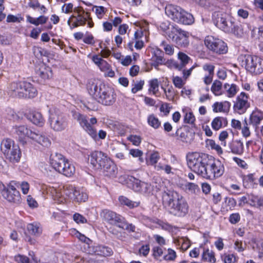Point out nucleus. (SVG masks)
<instances>
[{"label":"nucleus","instance_id":"f257e3e1","mask_svg":"<svg viewBox=\"0 0 263 263\" xmlns=\"http://www.w3.org/2000/svg\"><path fill=\"white\" fill-rule=\"evenodd\" d=\"M162 204L168 213L177 217L185 216L189 211L185 199L177 192L167 190L162 194Z\"/></svg>","mask_w":263,"mask_h":263},{"label":"nucleus","instance_id":"f03ea898","mask_svg":"<svg viewBox=\"0 0 263 263\" xmlns=\"http://www.w3.org/2000/svg\"><path fill=\"white\" fill-rule=\"evenodd\" d=\"M87 89L89 95L103 105L111 106L116 101L117 96L114 89L98 80H90Z\"/></svg>","mask_w":263,"mask_h":263},{"label":"nucleus","instance_id":"7ed1b4c3","mask_svg":"<svg viewBox=\"0 0 263 263\" xmlns=\"http://www.w3.org/2000/svg\"><path fill=\"white\" fill-rule=\"evenodd\" d=\"M14 129L20 141L23 143H26L25 138L27 137L44 147H48L51 144L49 138L39 131L28 128L24 125L16 126Z\"/></svg>","mask_w":263,"mask_h":263},{"label":"nucleus","instance_id":"20e7f679","mask_svg":"<svg viewBox=\"0 0 263 263\" xmlns=\"http://www.w3.org/2000/svg\"><path fill=\"white\" fill-rule=\"evenodd\" d=\"M211 157L204 153H189L186 155L187 165L194 172L203 178Z\"/></svg>","mask_w":263,"mask_h":263},{"label":"nucleus","instance_id":"39448f33","mask_svg":"<svg viewBox=\"0 0 263 263\" xmlns=\"http://www.w3.org/2000/svg\"><path fill=\"white\" fill-rule=\"evenodd\" d=\"M9 92L14 97L34 98L37 94V91L33 85L26 81L14 82L9 87Z\"/></svg>","mask_w":263,"mask_h":263},{"label":"nucleus","instance_id":"423d86ee","mask_svg":"<svg viewBox=\"0 0 263 263\" xmlns=\"http://www.w3.org/2000/svg\"><path fill=\"white\" fill-rule=\"evenodd\" d=\"M72 117L79 124L82 128L92 139L97 137V131L95 125L97 123V119L95 117L88 119L86 115L79 112L72 111Z\"/></svg>","mask_w":263,"mask_h":263},{"label":"nucleus","instance_id":"0eeeda50","mask_svg":"<svg viewBox=\"0 0 263 263\" xmlns=\"http://www.w3.org/2000/svg\"><path fill=\"white\" fill-rule=\"evenodd\" d=\"M51 164L55 170L64 175L70 177L75 173V167L63 155L56 154L51 159Z\"/></svg>","mask_w":263,"mask_h":263},{"label":"nucleus","instance_id":"6e6552de","mask_svg":"<svg viewBox=\"0 0 263 263\" xmlns=\"http://www.w3.org/2000/svg\"><path fill=\"white\" fill-rule=\"evenodd\" d=\"M48 123L50 127L55 132L65 130L68 125V121L65 115L57 109H50Z\"/></svg>","mask_w":263,"mask_h":263},{"label":"nucleus","instance_id":"1a4fd4ad","mask_svg":"<svg viewBox=\"0 0 263 263\" xmlns=\"http://www.w3.org/2000/svg\"><path fill=\"white\" fill-rule=\"evenodd\" d=\"M167 35L178 47L185 48L190 44L189 32L182 30L177 26H173L168 32Z\"/></svg>","mask_w":263,"mask_h":263},{"label":"nucleus","instance_id":"9d476101","mask_svg":"<svg viewBox=\"0 0 263 263\" xmlns=\"http://www.w3.org/2000/svg\"><path fill=\"white\" fill-rule=\"evenodd\" d=\"M234 20L229 14L221 11L214 12L212 15L214 24L225 32L232 31V22Z\"/></svg>","mask_w":263,"mask_h":263},{"label":"nucleus","instance_id":"9b49d317","mask_svg":"<svg viewBox=\"0 0 263 263\" xmlns=\"http://www.w3.org/2000/svg\"><path fill=\"white\" fill-rule=\"evenodd\" d=\"M204 178L209 180H214L221 177L224 172L223 164L219 160L215 159L211 157Z\"/></svg>","mask_w":263,"mask_h":263},{"label":"nucleus","instance_id":"f8f14e48","mask_svg":"<svg viewBox=\"0 0 263 263\" xmlns=\"http://www.w3.org/2000/svg\"><path fill=\"white\" fill-rule=\"evenodd\" d=\"M245 67L247 70L254 74H259L263 72V59L252 55L245 56Z\"/></svg>","mask_w":263,"mask_h":263},{"label":"nucleus","instance_id":"ddd939ff","mask_svg":"<svg viewBox=\"0 0 263 263\" xmlns=\"http://www.w3.org/2000/svg\"><path fill=\"white\" fill-rule=\"evenodd\" d=\"M204 44L209 50L216 53L224 54L228 50L227 44L222 40L213 36H206Z\"/></svg>","mask_w":263,"mask_h":263},{"label":"nucleus","instance_id":"4468645a","mask_svg":"<svg viewBox=\"0 0 263 263\" xmlns=\"http://www.w3.org/2000/svg\"><path fill=\"white\" fill-rule=\"evenodd\" d=\"M16 183L15 181H11L6 187L2 184L3 189L1 194L4 198L10 202L18 203L21 202V197L20 192L16 189Z\"/></svg>","mask_w":263,"mask_h":263},{"label":"nucleus","instance_id":"2eb2a0df","mask_svg":"<svg viewBox=\"0 0 263 263\" xmlns=\"http://www.w3.org/2000/svg\"><path fill=\"white\" fill-rule=\"evenodd\" d=\"M110 159L101 151L92 152L89 156L90 164L97 169H102Z\"/></svg>","mask_w":263,"mask_h":263},{"label":"nucleus","instance_id":"dca6fc26","mask_svg":"<svg viewBox=\"0 0 263 263\" xmlns=\"http://www.w3.org/2000/svg\"><path fill=\"white\" fill-rule=\"evenodd\" d=\"M65 194L70 198H73L77 202H85L88 199V194L83 188H78L72 185L66 186Z\"/></svg>","mask_w":263,"mask_h":263},{"label":"nucleus","instance_id":"f3484780","mask_svg":"<svg viewBox=\"0 0 263 263\" xmlns=\"http://www.w3.org/2000/svg\"><path fill=\"white\" fill-rule=\"evenodd\" d=\"M100 215L103 221L111 226H116L119 228L120 224L123 222L124 217L108 209L102 210Z\"/></svg>","mask_w":263,"mask_h":263},{"label":"nucleus","instance_id":"a211bd4d","mask_svg":"<svg viewBox=\"0 0 263 263\" xmlns=\"http://www.w3.org/2000/svg\"><path fill=\"white\" fill-rule=\"evenodd\" d=\"M133 180V189L138 192L145 194H154L155 192L160 190L159 187L156 186L155 189L154 188V185L152 187L151 185L148 183L142 182L134 177H131Z\"/></svg>","mask_w":263,"mask_h":263},{"label":"nucleus","instance_id":"6ab92c4d","mask_svg":"<svg viewBox=\"0 0 263 263\" xmlns=\"http://www.w3.org/2000/svg\"><path fill=\"white\" fill-rule=\"evenodd\" d=\"M249 107L250 103L248 101V96L243 92H241L234 102L233 106L234 111L241 115L244 114Z\"/></svg>","mask_w":263,"mask_h":263},{"label":"nucleus","instance_id":"aec40b11","mask_svg":"<svg viewBox=\"0 0 263 263\" xmlns=\"http://www.w3.org/2000/svg\"><path fill=\"white\" fill-rule=\"evenodd\" d=\"M73 12L76 14V20L79 23V24L84 25L87 22L88 26L91 28L93 26L91 18L90 17V13L87 11H85L81 7L75 8Z\"/></svg>","mask_w":263,"mask_h":263},{"label":"nucleus","instance_id":"412c9836","mask_svg":"<svg viewBox=\"0 0 263 263\" xmlns=\"http://www.w3.org/2000/svg\"><path fill=\"white\" fill-rule=\"evenodd\" d=\"M42 189L43 192L51 195L53 200L57 203H62L65 202V199L63 196L61 192L56 187L47 184H43Z\"/></svg>","mask_w":263,"mask_h":263},{"label":"nucleus","instance_id":"4be33fe9","mask_svg":"<svg viewBox=\"0 0 263 263\" xmlns=\"http://www.w3.org/2000/svg\"><path fill=\"white\" fill-rule=\"evenodd\" d=\"M182 9L180 6L172 4L167 5L165 8L166 15L174 22L177 23L181 14Z\"/></svg>","mask_w":263,"mask_h":263},{"label":"nucleus","instance_id":"5701e85b","mask_svg":"<svg viewBox=\"0 0 263 263\" xmlns=\"http://www.w3.org/2000/svg\"><path fill=\"white\" fill-rule=\"evenodd\" d=\"M202 69L206 72L203 78V81L205 85H209L212 83L213 79L215 66L210 63H205L203 65Z\"/></svg>","mask_w":263,"mask_h":263},{"label":"nucleus","instance_id":"b1692460","mask_svg":"<svg viewBox=\"0 0 263 263\" xmlns=\"http://www.w3.org/2000/svg\"><path fill=\"white\" fill-rule=\"evenodd\" d=\"M4 155L11 162H18L21 156V152L18 145L15 144Z\"/></svg>","mask_w":263,"mask_h":263},{"label":"nucleus","instance_id":"393cba45","mask_svg":"<svg viewBox=\"0 0 263 263\" xmlns=\"http://www.w3.org/2000/svg\"><path fill=\"white\" fill-rule=\"evenodd\" d=\"M178 139L185 143H190L193 139V134L187 128H178L175 133Z\"/></svg>","mask_w":263,"mask_h":263},{"label":"nucleus","instance_id":"a878e982","mask_svg":"<svg viewBox=\"0 0 263 263\" xmlns=\"http://www.w3.org/2000/svg\"><path fill=\"white\" fill-rule=\"evenodd\" d=\"M104 175L110 178H115L118 174V168L113 161L110 159L102 167Z\"/></svg>","mask_w":263,"mask_h":263},{"label":"nucleus","instance_id":"bb28decb","mask_svg":"<svg viewBox=\"0 0 263 263\" xmlns=\"http://www.w3.org/2000/svg\"><path fill=\"white\" fill-rule=\"evenodd\" d=\"M262 120L263 111L258 109H255L250 115L249 123L250 125H252L256 128Z\"/></svg>","mask_w":263,"mask_h":263},{"label":"nucleus","instance_id":"cd10ccee","mask_svg":"<svg viewBox=\"0 0 263 263\" xmlns=\"http://www.w3.org/2000/svg\"><path fill=\"white\" fill-rule=\"evenodd\" d=\"M28 119L34 124L42 127L45 123V120L41 112L33 111L28 115Z\"/></svg>","mask_w":263,"mask_h":263},{"label":"nucleus","instance_id":"c85d7f7f","mask_svg":"<svg viewBox=\"0 0 263 263\" xmlns=\"http://www.w3.org/2000/svg\"><path fill=\"white\" fill-rule=\"evenodd\" d=\"M36 74L44 80L49 79L52 76L50 67L47 66L44 64L40 65L39 69L36 70Z\"/></svg>","mask_w":263,"mask_h":263},{"label":"nucleus","instance_id":"c756f323","mask_svg":"<svg viewBox=\"0 0 263 263\" xmlns=\"http://www.w3.org/2000/svg\"><path fill=\"white\" fill-rule=\"evenodd\" d=\"M231 103L228 101L216 102L212 105L213 111L214 112L227 113L229 111Z\"/></svg>","mask_w":263,"mask_h":263},{"label":"nucleus","instance_id":"7c9ffc66","mask_svg":"<svg viewBox=\"0 0 263 263\" xmlns=\"http://www.w3.org/2000/svg\"><path fill=\"white\" fill-rule=\"evenodd\" d=\"M29 255L31 257V260L27 256L21 254H17L15 256L14 260L17 263H38L37 259L33 251H30Z\"/></svg>","mask_w":263,"mask_h":263},{"label":"nucleus","instance_id":"2f4dec72","mask_svg":"<svg viewBox=\"0 0 263 263\" xmlns=\"http://www.w3.org/2000/svg\"><path fill=\"white\" fill-rule=\"evenodd\" d=\"M194 22V17L193 15L191 13L182 9L181 14L180 15V18L177 23L183 25H190L193 24Z\"/></svg>","mask_w":263,"mask_h":263},{"label":"nucleus","instance_id":"473e14b6","mask_svg":"<svg viewBox=\"0 0 263 263\" xmlns=\"http://www.w3.org/2000/svg\"><path fill=\"white\" fill-rule=\"evenodd\" d=\"M164 53L160 49L157 48L154 52L152 57V60L154 62L153 64L154 66H157L165 62V60L163 58Z\"/></svg>","mask_w":263,"mask_h":263},{"label":"nucleus","instance_id":"72a5a7b5","mask_svg":"<svg viewBox=\"0 0 263 263\" xmlns=\"http://www.w3.org/2000/svg\"><path fill=\"white\" fill-rule=\"evenodd\" d=\"M178 57L180 61V63H175L174 66L176 69L180 70L185 66L191 59L187 55L181 52L178 53Z\"/></svg>","mask_w":263,"mask_h":263},{"label":"nucleus","instance_id":"f704fd0d","mask_svg":"<svg viewBox=\"0 0 263 263\" xmlns=\"http://www.w3.org/2000/svg\"><path fill=\"white\" fill-rule=\"evenodd\" d=\"M48 20V17L44 15H40L37 18L33 17L29 15H26L27 22L36 26L45 24Z\"/></svg>","mask_w":263,"mask_h":263},{"label":"nucleus","instance_id":"c9c22d12","mask_svg":"<svg viewBox=\"0 0 263 263\" xmlns=\"http://www.w3.org/2000/svg\"><path fill=\"white\" fill-rule=\"evenodd\" d=\"M228 122L226 118L217 117L213 120L211 125L213 129L215 130H218L221 128L223 125L226 126Z\"/></svg>","mask_w":263,"mask_h":263},{"label":"nucleus","instance_id":"e433bc0d","mask_svg":"<svg viewBox=\"0 0 263 263\" xmlns=\"http://www.w3.org/2000/svg\"><path fill=\"white\" fill-rule=\"evenodd\" d=\"M231 152L237 155H241L243 153V144L240 140H235L230 145Z\"/></svg>","mask_w":263,"mask_h":263},{"label":"nucleus","instance_id":"4c0bfd02","mask_svg":"<svg viewBox=\"0 0 263 263\" xmlns=\"http://www.w3.org/2000/svg\"><path fill=\"white\" fill-rule=\"evenodd\" d=\"M27 229L30 234L35 236H40L42 233V228L41 225L37 223L28 224Z\"/></svg>","mask_w":263,"mask_h":263},{"label":"nucleus","instance_id":"58836bf2","mask_svg":"<svg viewBox=\"0 0 263 263\" xmlns=\"http://www.w3.org/2000/svg\"><path fill=\"white\" fill-rule=\"evenodd\" d=\"M118 200L121 205L127 206L130 209L138 207L140 205V201H132L124 196H119Z\"/></svg>","mask_w":263,"mask_h":263},{"label":"nucleus","instance_id":"ea45409f","mask_svg":"<svg viewBox=\"0 0 263 263\" xmlns=\"http://www.w3.org/2000/svg\"><path fill=\"white\" fill-rule=\"evenodd\" d=\"M202 259L203 260L210 263H215L216 262L214 252L209 249L204 250L202 254Z\"/></svg>","mask_w":263,"mask_h":263},{"label":"nucleus","instance_id":"a19ab883","mask_svg":"<svg viewBox=\"0 0 263 263\" xmlns=\"http://www.w3.org/2000/svg\"><path fill=\"white\" fill-rule=\"evenodd\" d=\"M96 251L97 252L98 255L105 257L110 256L114 253V251L111 248L105 246H99L97 247Z\"/></svg>","mask_w":263,"mask_h":263},{"label":"nucleus","instance_id":"79ce46f5","mask_svg":"<svg viewBox=\"0 0 263 263\" xmlns=\"http://www.w3.org/2000/svg\"><path fill=\"white\" fill-rule=\"evenodd\" d=\"M15 144L14 141L9 138L3 139L1 143V150L4 155Z\"/></svg>","mask_w":263,"mask_h":263},{"label":"nucleus","instance_id":"37998d69","mask_svg":"<svg viewBox=\"0 0 263 263\" xmlns=\"http://www.w3.org/2000/svg\"><path fill=\"white\" fill-rule=\"evenodd\" d=\"M147 121L148 124L155 129L161 126V121L154 114L148 115Z\"/></svg>","mask_w":263,"mask_h":263},{"label":"nucleus","instance_id":"c03bdc74","mask_svg":"<svg viewBox=\"0 0 263 263\" xmlns=\"http://www.w3.org/2000/svg\"><path fill=\"white\" fill-rule=\"evenodd\" d=\"M224 88L227 96L229 98H232L235 96L238 90L237 86L234 84L230 85L229 84L226 83L224 85Z\"/></svg>","mask_w":263,"mask_h":263},{"label":"nucleus","instance_id":"a18cd8bd","mask_svg":"<svg viewBox=\"0 0 263 263\" xmlns=\"http://www.w3.org/2000/svg\"><path fill=\"white\" fill-rule=\"evenodd\" d=\"M222 84L219 80H215L213 83L211 90L215 96L222 95Z\"/></svg>","mask_w":263,"mask_h":263},{"label":"nucleus","instance_id":"49530a36","mask_svg":"<svg viewBox=\"0 0 263 263\" xmlns=\"http://www.w3.org/2000/svg\"><path fill=\"white\" fill-rule=\"evenodd\" d=\"M186 190L192 194H198L200 192V188L198 185L194 183L188 182L185 185Z\"/></svg>","mask_w":263,"mask_h":263},{"label":"nucleus","instance_id":"de8ad7c7","mask_svg":"<svg viewBox=\"0 0 263 263\" xmlns=\"http://www.w3.org/2000/svg\"><path fill=\"white\" fill-rule=\"evenodd\" d=\"M149 91H152L154 95L157 96L159 90V82L158 79H154L149 82Z\"/></svg>","mask_w":263,"mask_h":263},{"label":"nucleus","instance_id":"09e8293b","mask_svg":"<svg viewBox=\"0 0 263 263\" xmlns=\"http://www.w3.org/2000/svg\"><path fill=\"white\" fill-rule=\"evenodd\" d=\"M206 144L207 146L210 147L211 149H215L218 154L220 155L222 154L221 147L218 144H216L214 140L208 139L206 141Z\"/></svg>","mask_w":263,"mask_h":263},{"label":"nucleus","instance_id":"8fccbe9b","mask_svg":"<svg viewBox=\"0 0 263 263\" xmlns=\"http://www.w3.org/2000/svg\"><path fill=\"white\" fill-rule=\"evenodd\" d=\"M165 93L166 98L167 100L173 101L174 99L175 93L173 86H170L167 89L161 87Z\"/></svg>","mask_w":263,"mask_h":263},{"label":"nucleus","instance_id":"3c124183","mask_svg":"<svg viewBox=\"0 0 263 263\" xmlns=\"http://www.w3.org/2000/svg\"><path fill=\"white\" fill-rule=\"evenodd\" d=\"M119 228L125 230L129 232H134L136 229L135 226L132 223H128L124 217H123V222L120 224Z\"/></svg>","mask_w":263,"mask_h":263},{"label":"nucleus","instance_id":"603ef678","mask_svg":"<svg viewBox=\"0 0 263 263\" xmlns=\"http://www.w3.org/2000/svg\"><path fill=\"white\" fill-rule=\"evenodd\" d=\"M144 84V80H140L137 81L136 82H134L132 84V92L133 93H136L138 91H140L142 89L143 85Z\"/></svg>","mask_w":263,"mask_h":263},{"label":"nucleus","instance_id":"864d4df0","mask_svg":"<svg viewBox=\"0 0 263 263\" xmlns=\"http://www.w3.org/2000/svg\"><path fill=\"white\" fill-rule=\"evenodd\" d=\"M232 31L228 32V33H233L237 36H241L243 34L242 29L240 26L236 25L235 23L234 20L232 22Z\"/></svg>","mask_w":263,"mask_h":263},{"label":"nucleus","instance_id":"5fc2aeb1","mask_svg":"<svg viewBox=\"0 0 263 263\" xmlns=\"http://www.w3.org/2000/svg\"><path fill=\"white\" fill-rule=\"evenodd\" d=\"M243 126L241 127V134L243 137L245 138L249 137L251 135V132L249 127V123H248L246 119H245L243 123Z\"/></svg>","mask_w":263,"mask_h":263},{"label":"nucleus","instance_id":"6e6d98bb","mask_svg":"<svg viewBox=\"0 0 263 263\" xmlns=\"http://www.w3.org/2000/svg\"><path fill=\"white\" fill-rule=\"evenodd\" d=\"M177 255L176 252L172 249H168L167 250V254L164 256L163 258L167 261H174Z\"/></svg>","mask_w":263,"mask_h":263},{"label":"nucleus","instance_id":"4d7b16f0","mask_svg":"<svg viewBox=\"0 0 263 263\" xmlns=\"http://www.w3.org/2000/svg\"><path fill=\"white\" fill-rule=\"evenodd\" d=\"M172 81L175 86L178 88H181L185 84L182 79L178 76L173 77Z\"/></svg>","mask_w":263,"mask_h":263},{"label":"nucleus","instance_id":"13d9d810","mask_svg":"<svg viewBox=\"0 0 263 263\" xmlns=\"http://www.w3.org/2000/svg\"><path fill=\"white\" fill-rule=\"evenodd\" d=\"M183 120L185 123L193 124L195 121V117L193 112H189L185 114Z\"/></svg>","mask_w":263,"mask_h":263},{"label":"nucleus","instance_id":"bf43d9fd","mask_svg":"<svg viewBox=\"0 0 263 263\" xmlns=\"http://www.w3.org/2000/svg\"><path fill=\"white\" fill-rule=\"evenodd\" d=\"M95 9V12L99 18L103 17L105 13V8L103 6H95L92 8V10L93 11Z\"/></svg>","mask_w":263,"mask_h":263},{"label":"nucleus","instance_id":"052dcab7","mask_svg":"<svg viewBox=\"0 0 263 263\" xmlns=\"http://www.w3.org/2000/svg\"><path fill=\"white\" fill-rule=\"evenodd\" d=\"M161 46L163 47V49L167 54L172 55L174 53V48L172 45L167 44L165 41L161 43Z\"/></svg>","mask_w":263,"mask_h":263},{"label":"nucleus","instance_id":"680f3d73","mask_svg":"<svg viewBox=\"0 0 263 263\" xmlns=\"http://www.w3.org/2000/svg\"><path fill=\"white\" fill-rule=\"evenodd\" d=\"M73 219L77 223H85L87 222V219L79 213H75L73 215Z\"/></svg>","mask_w":263,"mask_h":263},{"label":"nucleus","instance_id":"e2e57ef3","mask_svg":"<svg viewBox=\"0 0 263 263\" xmlns=\"http://www.w3.org/2000/svg\"><path fill=\"white\" fill-rule=\"evenodd\" d=\"M163 254L162 249L158 246L154 247L153 249V255L155 258L158 259Z\"/></svg>","mask_w":263,"mask_h":263},{"label":"nucleus","instance_id":"0e129e2a","mask_svg":"<svg viewBox=\"0 0 263 263\" xmlns=\"http://www.w3.org/2000/svg\"><path fill=\"white\" fill-rule=\"evenodd\" d=\"M127 139L136 146L139 145L141 141L140 137L137 135H130Z\"/></svg>","mask_w":263,"mask_h":263},{"label":"nucleus","instance_id":"69168bd1","mask_svg":"<svg viewBox=\"0 0 263 263\" xmlns=\"http://www.w3.org/2000/svg\"><path fill=\"white\" fill-rule=\"evenodd\" d=\"M116 226H111L108 228V232L112 234L114 236L117 238H119L121 236V233L120 232L116 227Z\"/></svg>","mask_w":263,"mask_h":263},{"label":"nucleus","instance_id":"338daca9","mask_svg":"<svg viewBox=\"0 0 263 263\" xmlns=\"http://www.w3.org/2000/svg\"><path fill=\"white\" fill-rule=\"evenodd\" d=\"M16 185H20L23 194H27L29 190V184L27 182L23 181L21 183H16Z\"/></svg>","mask_w":263,"mask_h":263},{"label":"nucleus","instance_id":"774afa93","mask_svg":"<svg viewBox=\"0 0 263 263\" xmlns=\"http://www.w3.org/2000/svg\"><path fill=\"white\" fill-rule=\"evenodd\" d=\"M228 137V133L226 131H222L219 136V139L221 141V144L223 146L226 145V139Z\"/></svg>","mask_w":263,"mask_h":263}]
</instances>
